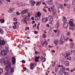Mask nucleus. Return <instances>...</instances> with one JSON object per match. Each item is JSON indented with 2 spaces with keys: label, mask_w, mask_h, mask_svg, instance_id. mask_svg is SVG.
Returning <instances> with one entry per match:
<instances>
[{
  "label": "nucleus",
  "mask_w": 75,
  "mask_h": 75,
  "mask_svg": "<svg viewBox=\"0 0 75 75\" xmlns=\"http://www.w3.org/2000/svg\"><path fill=\"white\" fill-rule=\"evenodd\" d=\"M3 60L5 65L6 66L5 68V71H7V72H10L9 70H10V67H11V62L10 61H6L4 59H3Z\"/></svg>",
  "instance_id": "obj_1"
},
{
  "label": "nucleus",
  "mask_w": 75,
  "mask_h": 75,
  "mask_svg": "<svg viewBox=\"0 0 75 75\" xmlns=\"http://www.w3.org/2000/svg\"><path fill=\"white\" fill-rule=\"evenodd\" d=\"M67 19H63L62 20L63 21H64V22L63 23V25L64 27V28L65 29H67L68 27V23L66 22V21H67Z\"/></svg>",
  "instance_id": "obj_2"
},
{
  "label": "nucleus",
  "mask_w": 75,
  "mask_h": 75,
  "mask_svg": "<svg viewBox=\"0 0 75 75\" xmlns=\"http://www.w3.org/2000/svg\"><path fill=\"white\" fill-rule=\"evenodd\" d=\"M13 68L12 67L11 68L10 71H7L5 73V75H11L12 74V73H13V72H14V71Z\"/></svg>",
  "instance_id": "obj_3"
},
{
  "label": "nucleus",
  "mask_w": 75,
  "mask_h": 75,
  "mask_svg": "<svg viewBox=\"0 0 75 75\" xmlns=\"http://www.w3.org/2000/svg\"><path fill=\"white\" fill-rule=\"evenodd\" d=\"M41 16V13H40V12H38L37 13V14L35 16V18L40 19Z\"/></svg>",
  "instance_id": "obj_4"
},
{
  "label": "nucleus",
  "mask_w": 75,
  "mask_h": 75,
  "mask_svg": "<svg viewBox=\"0 0 75 75\" xmlns=\"http://www.w3.org/2000/svg\"><path fill=\"white\" fill-rule=\"evenodd\" d=\"M65 36H64V35H62L60 38L61 42L63 43V42H65Z\"/></svg>",
  "instance_id": "obj_5"
},
{
  "label": "nucleus",
  "mask_w": 75,
  "mask_h": 75,
  "mask_svg": "<svg viewBox=\"0 0 75 75\" xmlns=\"http://www.w3.org/2000/svg\"><path fill=\"white\" fill-rule=\"evenodd\" d=\"M73 22H74V19H71L70 20L69 22V24L71 27H73L74 26V24L73 23Z\"/></svg>",
  "instance_id": "obj_6"
},
{
  "label": "nucleus",
  "mask_w": 75,
  "mask_h": 75,
  "mask_svg": "<svg viewBox=\"0 0 75 75\" xmlns=\"http://www.w3.org/2000/svg\"><path fill=\"white\" fill-rule=\"evenodd\" d=\"M6 44V42L4 40H1L0 41V46L4 45Z\"/></svg>",
  "instance_id": "obj_7"
},
{
  "label": "nucleus",
  "mask_w": 75,
  "mask_h": 75,
  "mask_svg": "<svg viewBox=\"0 0 75 75\" xmlns=\"http://www.w3.org/2000/svg\"><path fill=\"white\" fill-rule=\"evenodd\" d=\"M28 11V9H25L23 10L21 12V14H25V13H27Z\"/></svg>",
  "instance_id": "obj_8"
},
{
  "label": "nucleus",
  "mask_w": 75,
  "mask_h": 75,
  "mask_svg": "<svg viewBox=\"0 0 75 75\" xmlns=\"http://www.w3.org/2000/svg\"><path fill=\"white\" fill-rule=\"evenodd\" d=\"M35 66L34 64L33 63H31L30 64V69L31 70H33V69H34V68L33 67Z\"/></svg>",
  "instance_id": "obj_9"
},
{
  "label": "nucleus",
  "mask_w": 75,
  "mask_h": 75,
  "mask_svg": "<svg viewBox=\"0 0 75 75\" xmlns=\"http://www.w3.org/2000/svg\"><path fill=\"white\" fill-rule=\"evenodd\" d=\"M12 63L13 64H16V58L14 57H13L12 58Z\"/></svg>",
  "instance_id": "obj_10"
},
{
  "label": "nucleus",
  "mask_w": 75,
  "mask_h": 75,
  "mask_svg": "<svg viewBox=\"0 0 75 75\" xmlns=\"http://www.w3.org/2000/svg\"><path fill=\"white\" fill-rule=\"evenodd\" d=\"M29 1L30 4H33L31 5V6H34V4H35V2L34 1V0H29Z\"/></svg>",
  "instance_id": "obj_11"
},
{
  "label": "nucleus",
  "mask_w": 75,
  "mask_h": 75,
  "mask_svg": "<svg viewBox=\"0 0 75 75\" xmlns=\"http://www.w3.org/2000/svg\"><path fill=\"white\" fill-rule=\"evenodd\" d=\"M58 40L57 39H55L54 40V45L57 46V45H58V44L59 42Z\"/></svg>",
  "instance_id": "obj_12"
},
{
  "label": "nucleus",
  "mask_w": 75,
  "mask_h": 75,
  "mask_svg": "<svg viewBox=\"0 0 75 75\" xmlns=\"http://www.w3.org/2000/svg\"><path fill=\"white\" fill-rule=\"evenodd\" d=\"M39 58H40V57H35V62H38V61H39Z\"/></svg>",
  "instance_id": "obj_13"
},
{
  "label": "nucleus",
  "mask_w": 75,
  "mask_h": 75,
  "mask_svg": "<svg viewBox=\"0 0 75 75\" xmlns=\"http://www.w3.org/2000/svg\"><path fill=\"white\" fill-rule=\"evenodd\" d=\"M1 54L2 55H5L7 54V53L5 52V51L4 50H3L1 51Z\"/></svg>",
  "instance_id": "obj_14"
},
{
  "label": "nucleus",
  "mask_w": 75,
  "mask_h": 75,
  "mask_svg": "<svg viewBox=\"0 0 75 75\" xmlns=\"http://www.w3.org/2000/svg\"><path fill=\"white\" fill-rule=\"evenodd\" d=\"M24 4H23L21 3H19L17 4V6H18V7H20V6H24L25 5H24Z\"/></svg>",
  "instance_id": "obj_15"
},
{
  "label": "nucleus",
  "mask_w": 75,
  "mask_h": 75,
  "mask_svg": "<svg viewBox=\"0 0 75 75\" xmlns=\"http://www.w3.org/2000/svg\"><path fill=\"white\" fill-rule=\"evenodd\" d=\"M48 42L46 41H45L44 42H43V43H42V46H44L45 44V46H47L48 45Z\"/></svg>",
  "instance_id": "obj_16"
},
{
  "label": "nucleus",
  "mask_w": 75,
  "mask_h": 75,
  "mask_svg": "<svg viewBox=\"0 0 75 75\" xmlns=\"http://www.w3.org/2000/svg\"><path fill=\"white\" fill-rule=\"evenodd\" d=\"M64 64L67 67H68V66L69 65V62L68 61H66L64 62Z\"/></svg>",
  "instance_id": "obj_17"
},
{
  "label": "nucleus",
  "mask_w": 75,
  "mask_h": 75,
  "mask_svg": "<svg viewBox=\"0 0 75 75\" xmlns=\"http://www.w3.org/2000/svg\"><path fill=\"white\" fill-rule=\"evenodd\" d=\"M60 25L59 23H57L55 25V27L56 28H58L59 27Z\"/></svg>",
  "instance_id": "obj_18"
},
{
  "label": "nucleus",
  "mask_w": 75,
  "mask_h": 75,
  "mask_svg": "<svg viewBox=\"0 0 75 75\" xmlns=\"http://www.w3.org/2000/svg\"><path fill=\"white\" fill-rule=\"evenodd\" d=\"M71 54H72V52H71L67 53L66 54V57L67 58L68 57H69V55H70Z\"/></svg>",
  "instance_id": "obj_19"
},
{
  "label": "nucleus",
  "mask_w": 75,
  "mask_h": 75,
  "mask_svg": "<svg viewBox=\"0 0 75 75\" xmlns=\"http://www.w3.org/2000/svg\"><path fill=\"white\" fill-rule=\"evenodd\" d=\"M0 34H4V31L1 28H0Z\"/></svg>",
  "instance_id": "obj_20"
},
{
  "label": "nucleus",
  "mask_w": 75,
  "mask_h": 75,
  "mask_svg": "<svg viewBox=\"0 0 75 75\" xmlns=\"http://www.w3.org/2000/svg\"><path fill=\"white\" fill-rule=\"evenodd\" d=\"M48 19H42V21L43 23H45L46 22H47V21H48Z\"/></svg>",
  "instance_id": "obj_21"
},
{
  "label": "nucleus",
  "mask_w": 75,
  "mask_h": 75,
  "mask_svg": "<svg viewBox=\"0 0 75 75\" xmlns=\"http://www.w3.org/2000/svg\"><path fill=\"white\" fill-rule=\"evenodd\" d=\"M5 21L4 19H1L0 20V23H4Z\"/></svg>",
  "instance_id": "obj_22"
},
{
  "label": "nucleus",
  "mask_w": 75,
  "mask_h": 75,
  "mask_svg": "<svg viewBox=\"0 0 75 75\" xmlns=\"http://www.w3.org/2000/svg\"><path fill=\"white\" fill-rule=\"evenodd\" d=\"M74 44L73 42H72L70 44V47L71 48H74Z\"/></svg>",
  "instance_id": "obj_23"
},
{
  "label": "nucleus",
  "mask_w": 75,
  "mask_h": 75,
  "mask_svg": "<svg viewBox=\"0 0 75 75\" xmlns=\"http://www.w3.org/2000/svg\"><path fill=\"white\" fill-rule=\"evenodd\" d=\"M22 22L25 23V24H27V21L25 20V19H23L22 20Z\"/></svg>",
  "instance_id": "obj_24"
},
{
  "label": "nucleus",
  "mask_w": 75,
  "mask_h": 75,
  "mask_svg": "<svg viewBox=\"0 0 75 75\" xmlns=\"http://www.w3.org/2000/svg\"><path fill=\"white\" fill-rule=\"evenodd\" d=\"M3 73V69L0 68V75L2 74V73Z\"/></svg>",
  "instance_id": "obj_25"
},
{
  "label": "nucleus",
  "mask_w": 75,
  "mask_h": 75,
  "mask_svg": "<svg viewBox=\"0 0 75 75\" xmlns=\"http://www.w3.org/2000/svg\"><path fill=\"white\" fill-rule=\"evenodd\" d=\"M48 1H49V3L50 4H53V0H49Z\"/></svg>",
  "instance_id": "obj_26"
},
{
  "label": "nucleus",
  "mask_w": 75,
  "mask_h": 75,
  "mask_svg": "<svg viewBox=\"0 0 75 75\" xmlns=\"http://www.w3.org/2000/svg\"><path fill=\"white\" fill-rule=\"evenodd\" d=\"M59 7L60 8H61V9H63V8H64V7L63 6V5H62V4H60V5H59Z\"/></svg>",
  "instance_id": "obj_27"
},
{
  "label": "nucleus",
  "mask_w": 75,
  "mask_h": 75,
  "mask_svg": "<svg viewBox=\"0 0 75 75\" xmlns=\"http://www.w3.org/2000/svg\"><path fill=\"white\" fill-rule=\"evenodd\" d=\"M41 3V1H39L36 4V5L37 6H40Z\"/></svg>",
  "instance_id": "obj_28"
},
{
  "label": "nucleus",
  "mask_w": 75,
  "mask_h": 75,
  "mask_svg": "<svg viewBox=\"0 0 75 75\" xmlns=\"http://www.w3.org/2000/svg\"><path fill=\"white\" fill-rule=\"evenodd\" d=\"M60 71H62V72L63 71H65V68H61L60 70Z\"/></svg>",
  "instance_id": "obj_29"
},
{
  "label": "nucleus",
  "mask_w": 75,
  "mask_h": 75,
  "mask_svg": "<svg viewBox=\"0 0 75 75\" xmlns=\"http://www.w3.org/2000/svg\"><path fill=\"white\" fill-rule=\"evenodd\" d=\"M55 62H54L53 63H52V66L53 67H54L55 65H56Z\"/></svg>",
  "instance_id": "obj_30"
},
{
  "label": "nucleus",
  "mask_w": 75,
  "mask_h": 75,
  "mask_svg": "<svg viewBox=\"0 0 75 75\" xmlns=\"http://www.w3.org/2000/svg\"><path fill=\"white\" fill-rule=\"evenodd\" d=\"M73 5H75V0H73L72 2Z\"/></svg>",
  "instance_id": "obj_31"
},
{
  "label": "nucleus",
  "mask_w": 75,
  "mask_h": 75,
  "mask_svg": "<svg viewBox=\"0 0 75 75\" xmlns=\"http://www.w3.org/2000/svg\"><path fill=\"white\" fill-rule=\"evenodd\" d=\"M43 38H46V37H47V36L45 35V34H43Z\"/></svg>",
  "instance_id": "obj_32"
},
{
  "label": "nucleus",
  "mask_w": 75,
  "mask_h": 75,
  "mask_svg": "<svg viewBox=\"0 0 75 75\" xmlns=\"http://www.w3.org/2000/svg\"><path fill=\"white\" fill-rule=\"evenodd\" d=\"M10 10L12 12L13 11H14V8H10Z\"/></svg>",
  "instance_id": "obj_33"
},
{
  "label": "nucleus",
  "mask_w": 75,
  "mask_h": 75,
  "mask_svg": "<svg viewBox=\"0 0 75 75\" xmlns=\"http://www.w3.org/2000/svg\"><path fill=\"white\" fill-rule=\"evenodd\" d=\"M52 18H53L52 17V16H49V19H52Z\"/></svg>",
  "instance_id": "obj_34"
},
{
  "label": "nucleus",
  "mask_w": 75,
  "mask_h": 75,
  "mask_svg": "<svg viewBox=\"0 0 75 75\" xmlns=\"http://www.w3.org/2000/svg\"><path fill=\"white\" fill-rule=\"evenodd\" d=\"M16 27H17V26H16V25L13 26V28H14V30H15V29H16Z\"/></svg>",
  "instance_id": "obj_35"
},
{
  "label": "nucleus",
  "mask_w": 75,
  "mask_h": 75,
  "mask_svg": "<svg viewBox=\"0 0 75 75\" xmlns=\"http://www.w3.org/2000/svg\"><path fill=\"white\" fill-rule=\"evenodd\" d=\"M28 14L29 17H31V15H30V13H28Z\"/></svg>",
  "instance_id": "obj_36"
},
{
  "label": "nucleus",
  "mask_w": 75,
  "mask_h": 75,
  "mask_svg": "<svg viewBox=\"0 0 75 75\" xmlns=\"http://www.w3.org/2000/svg\"><path fill=\"white\" fill-rule=\"evenodd\" d=\"M3 0H0V5H1V4H2V3H3Z\"/></svg>",
  "instance_id": "obj_37"
},
{
  "label": "nucleus",
  "mask_w": 75,
  "mask_h": 75,
  "mask_svg": "<svg viewBox=\"0 0 75 75\" xmlns=\"http://www.w3.org/2000/svg\"><path fill=\"white\" fill-rule=\"evenodd\" d=\"M22 63H23L24 64H25V61L23 60L22 61Z\"/></svg>",
  "instance_id": "obj_38"
},
{
  "label": "nucleus",
  "mask_w": 75,
  "mask_h": 75,
  "mask_svg": "<svg viewBox=\"0 0 75 75\" xmlns=\"http://www.w3.org/2000/svg\"><path fill=\"white\" fill-rule=\"evenodd\" d=\"M6 1H7V2L8 3H10L11 2V0H6Z\"/></svg>",
  "instance_id": "obj_39"
},
{
  "label": "nucleus",
  "mask_w": 75,
  "mask_h": 75,
  "mask_svg": "<svg viewBox=\"0 0 75 75\" xmlns=\"http://www.w3.org/2000/svg\"><path fill=\"white\" fill-rule=\"evenodd\" d=\"M58 31V30H54V31L55 33H57Z\"/></svg>",
  "instance_id": "obj_40"
},
{
  "label": "nucleus",
  "mask_w": 75,
  "mask_h": 75,
  "mask_svg": "<svg viewBox=\"0 0 75 75\" xmlns=\"http://www.w3.org/2000/svg\"><path fill=\"white\" fill-rule=\"evenodd\" d=\"M17 24V21H16L15 23V22L13 23V24H14V25H16Z\"/></svg>",
  "instance_id": "obj_41"
},
{
  "label": "nucleus",
  "mask_w": 75,
  "mask_h": 75,
  "mask_svg": "<svg viewBox=\"0 0 75 75\" xmlns=\"http://www.w3.org/2000/svg\"><path fill=\"white\" fill-rule=\"evenodd\" d=\"M74 71H75V68H74L73 70H71V72H72Z\"/></svg>",
  "instance_id": "obj_42"
},
{
  "label": "nucleus",
  "mask_w": 75,
  "mask_h": 75,
  "mask_svg": "<svg viewBox=\"0 0 75 75\" xmlns=\"http://www.w3.org/2000/svg\"><path fill=\"white\" fill-rule=\"evenodd\" d=\"M65 75H68V73L67 72H65Z\"/></svg>",
  "instance_id": "obj_43"
},
{
  "label": "nucleus",
  "mask_w": 75,
  "mask_h": 75,
  "mask_svg": "<svg viewBox=\"0 0 75 75\" xmlns=\"http://www.w3.org/2000/svg\"><path fill=\"white\" fill-rule=\"evenodd\" d=\"M16 14H17V15H20V13L18 12H16Z\"/></svg>",
  "instance_id": "obj_44"
},
{
  "label": "nucleus",
  "mask_w": 75,
  "mask_h": 75,
  "mask_svg": "<svg viewBox=\"0 0 75 75\" xmlns=\"http://www.w3.org/2000/svg\"><path fill=\"white\" fill-rule=\"evenodd\" d=\"M71 34V33H70V32H68V33L67 34V35H70V34Z\"/></svg>",
  "instance_id": "obj_45"
},
{
  "label": "nucleus",
  "mask_w": 75,
  "mask_h": 75,
  "mask_svg": "<svg viewBox=\"0 0 75 75\" xmlns=\"http://www.w3.org/2000/svg\"><path fill=\"white\" fill-rule=\"evenodd\" d=\"M43 11H45V12H47V10H46V9H45V8H43Z\"/></svg>",
  "instance_id": "obj_46"
},
{
  "label": "nucleus",
  "mask_w": 75,
  "mask_h": 75,
  "mask_svg": "<svg viewBox=\"0 0 75 75\" xmlns=\"http://www.w3.org/2000/svg\"><path fill=\"white\" fill-rule=\"evenodd\" d=\"M34 33H35V34H37L38 33V32L35 31H34Z\"/></svg>",
  "instance_id": "obj_47"
},
{
  "label": "nucleus",
  "mask_w": 75,
  "mask_h": 75,
  "mask_svg": "<svg viewBox=\"0 0 75 75\" xmlns=\"http://www.w3.org/2000/svg\"><path fill=\"white\" fill-rule=\"evenodd\" d=\"M57 33H59V34H60L61 33V32L58 30H57Z\"/></svg>",
  "instance_id": "obj_48"
},
{
  "label": "nucleus",
  "mask_w": 75,
  "mask_h": 75,
  "mask_svg": "<svg viewBox=\"0 0 75 75\" xmlns=\"http://www.w3.org/2000/svg\"><path fill=\"white\" fill-rule=\"evenodd\" d=\"M61 75H65V72H63L61 74Z\"/></svg>",
  "instance_id": "obj_49"
},
{
  "label": "nucleus",
  "mask_w": 75,
  "mask_h": 75,
  "mask_svg": "<svg viewBox=\"0 0 75 75\" xmlns=\"http://www.w3.org/2000/svg\"><path fill=\"white\" fill-rule=\"evenodd\" d=\"M8 13H11V12H12L11 11V10H10H10H9L8 11Z\"/></svg>",
  "instance_id": "obj_50"
},
{
  "label": "nucleus",
  "mask_w": 75,
  "mask_h": 75,
  "mask_svg": "<svg viewBox=\"0 0 75 75\" xmlns=\"http://www.w3.org/2000/svg\"><path fill=\"white\" fill-rule=\"evenodd\" d=\"M49 20H50V21L52 22V21H53V19H50Z\"/></svg>",
  "instance_id": "obj_51"
},
{
  "label": "nucleus",
  "mask_w": 75,
  "mask_h": 75,
  "mask_svg": "<svg viewBox=\"0 0 75 75\" xmlns=\"http://www.w3.org/2000/svg\"><path fill=\"white\" fill-rule=\"evenodd\" d=\"M69 41H70L72 42V41H73V40H72V39H71L69 40Z\"/></svg>",
  "instance_id": "obj_52"
},
{
  "label": "nucleus",
  "mask_w": 75,
  "mask_h": 75,
  "mask_svg": "<svg viewBox=\"0 0 75 75\" xmlns=\"http://www.w3.org/2000/svg\"><path fill=\"white\" fill-rule=\"evenodd\" d=\"M52 52H55V51L54 50H52Z\"/></svg>",
  "instance_id": "obj_53"
},
{
  "label": "nucleus",
  "mask_w": 75,
  "mask_h": 75,
  "mask_svg": "<svg viewBox=\"0 0 75 75\" xmlns=\"http://www.w3.org/2000/svg\"><path fill=\"white\" fill-rule=\"evenodd\" d=\"M48 47H50V48H52V47H53V46H50V45H48Z\"/></svg>",
  "instance_id": "obj_54"
},
{
  "label": "nucleus",
  "mask_w": 75,
  "mask_h": 75,
  "mask_svg": "<svg viewBox=\"0 0 75 75\" xmlns=\"http://www.w3.org/2000/svg\"><path fill=\"white\" fill-rule=\"evenodd\" d=\"M23 69H24V70H25V71H26V70L27 69V68H25L24 67H23Z\"/></svg>",
  "instance_id": "obj_55"
},
{
  "label": "nucleus",
  "mask_w": 75,
  "mask_h": 75,
  "mask_svg": "<svg viewBox=\"0 0 75 75\" xmlns=\"http://www.w3.org/2000/svg\"><path fill=\"white\" fill-rule=\"evenodd\" d=\"M69 58L70 59H69V58L67 57V59H69V60H71V57H69Z\"/></svg>",
  "instance_id": "obj_56"
},
{
  "label": "nucleus",
  "mask_w": 75,
  "mask_h": 75,
  "mask_svg": "<svg viewBox=\"0 0 75 75\" xmlns=\"http://www.w3.org/2000/svg\"><path fill=\"white\" fill-rule=\"evenodd\" d=\"M63 19H67V18L65 16H63Z\"/></svg>",
  "instance_id": "obj_57"
},
{
  "label": "nucleus",
  "mask_w": 75,
  "mask_h": 75,
  "mask_svg": "<svg viewBox=\"0 0 75 75\" xmlns=\"http://www.w3.org/2000/svg\"><path fill=\"white\" fill-rule=\"evenodd\" d=\"M47 27L49 28V27H50V25H49V24H47Z\"/></svg>",
  "instance_id": "obj_58"
},
{
  "label": "nucleus",
  "mask_w": 75,
  "mask_h": 75,
  "mask_svg": "<svg viewBox=\"0 0 75 75\" xmlns=\"http://www.w3.org/2000/svg\"><path fill=\"white\" fill-rule=\"evenodd\" d=\"M44 33H45V34L47 33V32H46V30H44Z\"/></svg>",
  "instance_id": "obj_59"
},
{
  "label": "nucleus",
  "mask_w": 75,
  "mask_h": 75,
  "mask_svg": "<svg viewBox=\"0 0 75 75\" xmlns=\"http://www.w3.org/2000/svg\"><path fill=\"white\" fill-rule=\"evenodd\" d=\"M35 23V21H33L32 23V24H33L34 23Z\"/></svg>",
  "instance_id": "obj_60"
},
{
  "label": "nucleus",
  "mask_w": 75,
  "mask_h": 75,
  "mask_svg": "<svg viewBox=\"0 0 75 75\" xmlns=\"http://www.w3.org/2000/svg\"><path fill=\"white\" fill-rule=\"evenodd\" d=\"M12 16H14V13H13L11 15Z\"/></svg>",
  "instance_id": "obj_61"
},
{
  "label": "nucleus",
  "mask_w": 75,
  "mask_h": 75,
  "mask_svg": "<svg viewBox=\"0 0 75 75\" xmlns=\"http://www.w3.org/2000/svg\"><path fill=\"white\" fill-rule=\"evenodd\" d=\"M35 54H37V51H36L35 52Z\"/></svg>",
  "instance_id": "obj_62"
},
{
  "label": "nucleus",
  "mask_w": 75,
  "mask_h": 75,
  "mask_svg": "<svg viewBox=\"0 0 75 75\" xmlns=\"http://www.w3.org/2000/svg\"><path fill=\"white\" fill-rule=\"evenodd\" d=\"M17 20L13 19V21H17Z\"/></svg>",
  "instance_id": "obj_63"
},
{
  "label": "nucleus",
  "mask_w": 75,
  "mask_h": 75,
  "mask_svg": "<svg viewBox=\"0 0 75 75\" xmlns=\"http://www.w3.org/2000/svg\"><path fill=\"white\" fill-rule=\"evenodd\" d=\"M41 59H43V57H42V56H41Z\"/></svg>",
  "instance_id": "obj_64"
}]
</instances>
